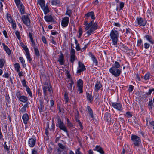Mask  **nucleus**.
<instances>
[{
	"mask_svg": "<svg viewBox=\"0 0 154 154\" xmlns=\"http://www.w3.org/2000/svg\"><path fill=\"white\" fill-rule=\"evenodd\" d=\"M44 99L46 100L47 102V103H48V102L49 101V99L48 98V94H44Z\"/></svg>",
	"mask_w": 154,
	"mask_h": 154,
	"instance_id": "3c124183",
	"label": "nucleus"
},
{
	"mask_svg": "<svg viewBox=\"0 0 154 154\" xmlns=\"http://www.w3.org/2000/svg\"><path fill=\"white\" fill-rule=\"evenodd\" d=\"M136 22L140 26H145L146 23V21L145 19L141 17H137L136 19Z\"/></svg>",
	"mask_w": 154,
	"mask_h": 154,
	"instance_id": "1a4fd4ad",
	"label": "nucleus"
},
{
	"mask_svg": "<svg viewBox=\"0 0 154 154\" xmlns=\"http://www.w3.org/2000/svg\"><path fill=\"white\" fill-rule=\"evenodd\" d=\"M28 106V104L26 103L23 106L21 109L20 111L22 113H25L26 112V108Z\"/></svg>",
	"mask_w": 154,
	"mask_h": 154,
	"instance_id": "b1692460",
	"label": "nucleus"
},
{
	"mask_svg": "<svg viewBox=\"0 0 154 154\" xmlns=\"http://www.w3.org/2000/svg\"><path fill=\"white\" fill-rule=\"evenodd\" d=\"M36 139L35 138L29 139L28 142L29 146L31 147H33L35 144Z\"/></svg>",
	"mask_w": 154,
	"mask_h": 154,
	"instance_id": "f8f14e48",
	"label": "nucleus"
},
{
	"mask_svg": "<svg viewBox=\"0 0 154 154\" xmlns=\"http://www.w3.org/2000/svg\"><path fill=\"white\" fill-rule=\"evenodd\" d=\"M95 150L97 151L101 154H104V153L102 148L100 146H97L95 147Z\"/></svg>",
	"mask_w": 154,
	"mask_h": 154,
	"instance_id": "412c9836",
	"label": "nucleus"
},
{
	"mask_svg": "<svg viewBox=\"0 0 154 154\" xmlns=\"http://www.w3.org/2000/svg\"><path fill=\"white\" fill-rule=\"evenodd\" d=\"M67 125L68 127H73V126L72 124L70 122L68 119H67Z\"/></svg>",
	"mask_w": 154,
	"mask_h": 154,
	"instance_id": "603ef678",
	"label": "nucleus"
},
{
	"mask_svg": "<svg viewBox=\"0 0 154 154\" xmlns=\"http://www.w3.org/2000/svg\"><path fill=\"white\" fill-rule=\"evenodd\" d=\"M77 91L79 94L82 93L83 92V87H77Z\"/></svg>",
	"mask_w": 154,
	"mask_h": 154,
	"instance_id": "c03bdc74",
	"label": "nucleus"
},
{
	"mask_svg": "<svg viewBox=\"0 0 154 154\" xmlns=\"http://www.w3.org/2000/svg\"><path fill=\"white\" fill-rule=\"evenodd\" d=\"M38 108L40 113L43 112V109H44V103L42 100L40 101V105L39 106Z\"/></svg>",
	"mask_w": 154,
	"mask_h": 154,
	"instance_id": "c85d7f7f",
	"label": "nucleus"
},
{
	"mask_svg": "<svg viewBox=\"0 0 154 154\" xmlns=\"http://www.w3.org/2000/svg\"><path fill=\"white\" fill-rule=\"evenodd\" d=\"M43 11L44 13L45 14L49 13L50 11L49 9L48 5H46L44 6V8H41Z\"/></svg>",
	"mask_w": 154,
	"mask_h": 154,
	"instance_id": "7c9ffc66",
	"label": "nucleus"
},
{
	"mask_svg": "<svg viewBox=\"0 0 154 154\" xmlns=\"http://www.w3.org/2000/svg\"><path fill=\"white\" fill-rule=\"evenodd\" d=\"M144 37L146 39L152 44H153L154 43V41L152 40L151 36L149 35H146Z\"/></svg>",
	"mask_w": 154,
	"mask_h": 154,
	"instance_id": "bb28decb",
	"label": "nucleus"
},
{
	"mask_svg": "<svg viewBox=\"0 0 154 154\" xmlns=\"http://www.w3.org/2000/svg\"><path fill=\"white\" fill-rule=\"evenodd\" d=\"M80 148H78L76 150L75 152L76 154H82L80 151Z\"/></svg>",
	"mask_w": 154,
	"mask_h": 154,
	"instance_id": "774afa93",
	"label": "nucleus"
},
{
	"mask_svg": "<svg viewBox=\"0 0 154 154\" xmlns=\"http://www.w3.org/2000/svg\"><path fill=\"white\" fill-rule=\"evenodd\" d=\"M58 61L61 65H63L64 64V55L63 54L61 53L58 59Z\"/></svg>",
	"mask_w": 154,
	"mask_h": 154,
	"instance_id": "2eb2a0df",
	"label": "nucleus"
},
{
	"mask_svg": "<svg viewBox=\"0 0 154 154\" xmlns=\"http://www.w3.org/2000/svg\"><path fill=\"white\" fill-rule=\"evenodd\" d=\"M74 82L73 81L72 79H71L69 81V84L67 85V87L70 90L71 92H72L73 85L74 84Z\"/></svg>",
	"mask_w": 154,
	"mask_h": 154,
	"instance_id": "4468645a",
	"label": "nucleus"
},
{
	"mask_svg": "<svg viewBox=\"0 0 154 154\" xmlns=\"http://www.w3.org/2000/svg\"><path fill=\"white\" fill-rule=\"evenodd\" d=\"M150 76V74L149 73H146L144 76V78L145 80H146L149 79Z\"/></svg>",
	"mask_w": 154,
	"mask_h": 154,
	"instance_id": "49530a36",
	"label": "nucleus"
},
{
	"mask_svg": "<svg viewBox=\"0 0 154 154\" xmlns=\"http://www.w3.org/2000/svg\"><path fill=\"white\" fill-rule=\"evenodd\" d=\"M120 67V65L119 63L117 61H115L114 65H112V67H115L116 68L119 69Z\"/></svg>",
	"mask_w": 154,
	"mask_h": 154,
	"instance_id": "c9c22d12",
	"label": "nucleus"
},
{
	"mask_svg": "<svg viewBox=\"0 0 154 154\" xmlns=\"http://www.w3.org/2000/svg\"><path fill=\"white\" fill-rule=\"evenodd\" d=\"M71 10L70 9H67V11L65 13L66 15H68L69 17L71 16Z\"/></svg>",
	"mask_w": 154,
	"mask_h": 154,
	"instance_id": "6e6d98bb",
	"label": "nucleus"
},
{
	"mask_svg": "<svg viewBox=\"0 0 154 154\" xmlns=\"http://www.w3.org/2000/svg\"><path fill=\"white\" fill-rule=\"evenodd\" d=\"M45 20L47 22H52L53 20V18L51 15L45 16L44 17Z\"/></svg>",
	"mask_w": 154,
	"mask_h": 154,
	"instance_id": "aec40b11",
	"label": "nucleus"
},
{
	"mask_svg": "<svg viewBox=\"0 0 154 154\" xmlns=\"http://www.w3.org/2000/svg\"><path fill=\"white\" fill-rule=\"evenodd\" d=\"M57 126L60 129L63 130L65 132H68V131L65 125L63 122L61 121L60 118H58L57 119Z\"/></svg>",
	"mask_w": 154,
	"mask_h": 154,
	"instance_id": "423d86ee",
	"label": "nucleus"
},
{
	"mask_svg": "<svg viewBox=\"0 0 154 154\" xmlns=\"http://www.w3.org/2000/svg\"><path fill=\"white\" fill-rule=\"evenodd\" d=\"M120 49L124 51L127 52L129 50L128 48L124 44H122L120 45Z\"/></svg>",
	"mask_w": 154,
	"mask_h": 154,
	"instance_id": "5701e85b",
	"label": "nucleus"
},
{
	"mask_svg": "<svg viewBox=\"0 0 154 154\" xmlns=\"http://www.w3.org/2000/svg\"><path fill=\"white\" fill-rule=\"evenodd\" d=\"M134 89V86L132 85H130L129 86V88L128 89V91L129 92H131Z\"/></svg>",
	"mask_w": 154,
	"mask_h": 154,
	"instance_id": "e2e57ef3",
	"label": "nucleus"
},
{
	"mask_svg": "<svg viewBox=\"0 0 154 154\" xmlns=\"http://www.w3.org/2000/svg\"><path fill=\"white\" fill-rule=\"evenodd\" d=\"M18 8H19V10L21 14H24V7L22 3H21Z\"/></svg>",
	"mask_w": 154,
	"mask_h": 154,
	"instance_id": "393cba45",
	"label": "nucleus"
},
{
	"mask_svg": "<svg viewBox=\"0 0 154 154\" xmlns=\"http://www.w3.org/2000/svg\"><path fill=\"white\" fill-rule=\"evenodd\" d=\"M142 42V41L141 39H140L138 40L137 42V45L138 46H140Z\"/></svg>",
	"mask_w": 154,
	"mask_h": 154,
	"instance_id": "338daca9",
	"label": "nucleus"
},
{
	"mask_svg": "<svg viewBox=\"0 0 154 154\" xmlns=\"http://www.w3.org/2000/svg\"><path fill=\"white\" fill-rule=\"evenodd\" d=\"M12 24V28L14 29H16V24L15 21H13L11 23Z\"/></svg>",
	"mask_w": 154,
	"mask_h": 154,
	"instance_id": "052dcab7",
	"label": "nucleus"
},
{
	"mask_svg": "<svg viewBox=\"0 0 154 154\" xmlns=\"http://www.w3.org/2000/svg\"><path fill=\"white\" fill-rule=\"evenodd\" d=\"M110 104L113 108L118 111H122L123 109L122 105L119 103L111 102Z\"/></svg>",
	"mask_w": 154,
	"mask_h": 154,
	"instance_id": "0eeeda50",
	"label": "nucleus"
},
{
	"mask_svg": "<svg viewBox=\"0 0 154 154\" xmlns=\"http://www.w3.org/2000/svg\"><path fill=\"white\" fill-rule=\"evenodd\" d=\"M85 17L88 19L89 17H91L93 20L95 19L94 14L93 11H91L86 14Z\"/></svg>",
	"mask_w": 154,
	"mask_h": 154,
	"instance_id": "ddd939ff",
	"label": "nucleus"
},
{
	"mask_svg": "<svg viewBox=\"0 0 154 154\" xmlns=\"http://www.w3.org/2000/svg\"><path fill=\"white\" fill-rule=\"evenodd\" d=\"M69 18L68 17H65L63 18L61 22V24L63 27H66L68 25Z\"/></svg>",
	"mask_w": 154,
	"mask_h": 154,
	"instance_id": "9d476101",
	"label": "nucleus"
},
{
	"mask_svg": "<svg viewBox=\"0 0 154 154\" xmlns=\"http://www.w3.org/2000/svg\"><path fill=\"white\" fill-rule=\"evenodd\" d=\"M131 33V29L129 28H126V32L125 35L126 36L127 35H129Z\"/></svg>",
	"mask_w": 154,
	"mask_h": 154,
	"instance_id": "a19ab883",
	"label": "nucleus"
},
{
	"mask_svg": "<svg viewBox=\"0 0 154 154\" xmlns=\"http://www.w3.org/2000/svg\"><path fill=\"white\" fill-rule=\"evenodd\" d=\"M70 55H75V49L72 47L71 48Z\"/></svg>",
	"mask_w": 154,
	"mask_h": 154,
	"instance_id": "5fc2aeb1",
	"label": "nucleus"
},
{
	"mask_svg": "<svg viewBox=\"0 0 154 154\" xmlns=\"http://www.w3.org/2000/svg\"><path fill=\"white\" fill-rule=\"evenodd\" d=\"M148 106L150 110H152V109L153 103L152 100L149 101Z\"/></svg>",
	"mask_w": 154,
	"mask_h": 154,
	"instance_id": "a18cd8bd",
	"label": "nucleus"
},
{
	"mask_svg": "<svg viewBox=\"0 0 154 154\" xmlns=\"http://www.w3.org/2000/svg\"><path fill=\"white\" fill-rule=\"evenodd\" d=\"M126 116L128 118L131 117L132 116V115L130 112H127L126 114Z\"/></svg>",
	"mask_w": 154,
	"mask_h": 154,
	"instance_id": "bf43d9fd",
	"label": "nucleus"
},
{
	"mask_svg": "<svg viewBox=\"0 0 154 154\" xmlns=\"http://www.w3.org/2000/svg\"><path fill=\"white\" fill-rule=\"evenodd\" d=\"M89 56L91 57L93 63H95L96 66H97L98 65V62L95 56L91 52L89 53Z\"/></svg>",
	"mask_w": 154,
	"mask_h": 154,
	"instance_id": "dca6fc26",
	"label": "nucleus"
},
{
	"mask_svg": "<svg viewBox=\"0 0 154 154\" xmlns=\"http://www.w3.org/2000/svg\"><path fill=\"white\" fill-rule=\"evenodd\" d=\"M19 100L20 101L23 103H26L28 100L27 97L24 95H22Z\"/></svg>",
	"mask_w": 154,
	"mask_h": 154,
	"instance_id": "cd10ccee",
	"label": "nucleus"
},
{
	"mask_svg": "<svg viewBox=\"0 0 154 154\" xmlns=\"http://www.w3.org/2000/svg\"><path fill=\"white\" fill-rule=\"evenodd\" d=\"M34 50L35 55L38 57H39L40 56V53L37 48L34 49Z\"/></svg>",
	"mask_w": 154,
	"mask_h": 154,
	"instance_id": "79ce46f5",
	"label": "nucleus"
},
{
	"mask_svg": "<svg viewBox=\"0 0 154 154\" xmlns=\"http://www.w3.org/2000/svg\"><path fill=\"white\" fill-rule=\"evenodd\" d=\"M76 59L75 55H70V61L73 64L75 60Z\"/></svg>",
	"mask_w": 154,
	"mask_h": 154,
	"instance_id": "58836bf2",
	"label": "nucleus"
},
{
	"mask_svg": "<svg viewBox=\"0 0 154 154\" xmlns=\"http://www.w3.org/2000/svg\"><path fill=\"white\" fill-rule=\"evenodd\" d=\"M26 57L27 59L30 62H31L32 61V59L31 57L29 52H28L26 53Z\"/></svg>",
	"mask_w": 154,
	"mask_h": 154,
	"instance_id": "37998d69",
	"label": "nucleus"
},
{
	"mask_svg": "<svg viewBox=\"0 0 154 154\" xmlns=\"http://www.w3.org/2000/svg\"><path fill=\"white\" fill-rule=\"evenodd\" d=\"M31 42H32L31 45H32V46L33 47L34 49L37 48V47L36 45H35V42H34L33 40L31 41Z\"/></svg>",
	"mask_w": 154,
	"mask_h": 154,
	"instance_id": "680f3d73",
	"label": "nucleus"
},
{
	"mask_svg": "<svg viewBox=\"0 0 154 154\" xmlns=\"http://www.w3.org/2000/svg\"><path fill=\"white\" fill-rule=\"evenodd\" d=\"M7 18L9 22L11 23L12 22L14 21L12 20V18L10 16H8Z\"/></svg>",
	"mask_w": 154,
	"mask_h": 154,
	"instance_id": "69168bd1",
	"label": "nucleus"
},
{
	"mask_svg": "<svg viewBox=\"0 0 154 154\" xmlns=\"http://www.w3.org/2000/svg\"><path fill=\"white\" fill-rule=\"evenodd\" d=\"M51 3L53 5H57L60 4V2L59 0H52Z\"/></svg>",
	"mask_w": 154,
	"mask_h": 154,
	"instance_id": "2f4dec72",
	"label": "nucleus"
},
{
	"mask_svg": "<svg viewBox=\"0 0 154 154\" xmlns=\"http://www.w3.org/2000/svg\"><path fill=\"white\" fill-rule=\"evenodd\" d=\"M5 62V60L3 59H0V68H2L3 67Z\"/></svg>",
	"mask_w": 154,
	"mask_h": 154,
	"instance_id": "ea45409f",
	"label": "nucleus"
},
{
	"mask_svg": "<svg viewBox=\"0 0 154 154\" xmlns=\"http://www.w3.org/2000/svg\"><path fill=\"white\" fill-rule=\"evenodd\" d=\"M131 138L134 145L137 147L139 146L141 142L140 138L137 135H132Z\"/></svg>",
	"mask_w": 154,
	"mask_h": 154,
	"instance_id": "20e7f679",
	"label": "nucleus"
},
{
	"mask_svg": "<svg viewBox=\"0 0 154 154\" xmlns=\"http://www.w3.org/2000/svg\"><path fill=\"white\" fill-rule=\"evenodd\" d=\"M22 119L24 123L25 124H27L29 119V116L27 114L25 113L22 116Z\"/></svg>",
	"mask_w": 154,
	"mask_h": 154,
	"instance_id": "a211bd4d",
	"label": "nucleus"
},
{
	"mask_svg": "<svg viewBox=\"0 0 154 154\" xmlns=\"http://www.w3.org/2000/svg\"><path fill=\"white\" fill-rule=\"evenodd\" d=\"M124 3L123 2H120L119 4L120 8L119 11L122 10L124 6Z\"/></svg>",
	"mask_w": 154,
	"mask_h": 154,
	"instance_id": "13d9d810",
	"label": "nucleus"
},
{
	"mask_svg": "<svg viewBox=\"0 0 154 154\" xmlns=\"http://www.w3.org/2000/svg\"><path fill=\"white\" fill-rule=\"evenodd\" d=\"M110 72L115 77L119 76L122 73L121 69L111 67L109 69Z\"/></svg>",
	"mask_w": 154,
	"mask_h": 154,
	"instance_id": "7ed1b4c3",
	"label": "nucleus"
},
{
	"mask_svg": "<svg viewBox=\"0 0 154 154\" xmlns=\"http://www.w3.org/2000/svg\"><path fill=\"white\" fill-rule=\"evenodd\" d=\"M83 81L82 80L80 79L78 80L77 82V87H83Z\"/></svg>",
	"mask_w": 154,
	"mask_h": 154,
	"instance_id": "473e14b6",
	"label": "nucleus"
},
{
	"mask_svg": "<svg viewBox=\"0 0 154 154\" xmlns=\"http://www.w3.org/2000/svg\"><path fill=\"white\" fill-rule=\"evenodd\" d=\"M119 36V33L117 31L113 30L111 31L110 34V36L112 40V43L113 45L116 47H117Z\"/></svg>",
	"mask_w": 154,
	"mask_h": 154,
	"instance_id": "f03ea898",
	"label": "nucleus"
},
{
	"mask_svg": "<svg viewBox=\"0 0 154 154\" xmlns=\"http://www.w3.org/2000/svg\"><path fill=\"white\" fill-rule=\"evenodd\" d=\"M3 45L4 50L8 55H10L11 54V51L10 49L5 44H3Z\"/></svg>",
	"mask_w": 154,
	"mask_h": 154,
	"instance_id": "a878e982",
	"label": "nucleus"
},
{
	"mask_svg": "<svg viewBox=\"0 0 154 154\" xmlns=\"http://www.w3.org/2000/svg\"><path fill=\"white\" fill-rule=\"evenodd\" d=\"M150 45L148 43H145L144 44V47L145 49H148L150 47Z\"/></svg>",
	"mask_w": 154,
	"mask_h": 154,
	"instance_id": "0e129e2a",
	"label": "nucleus"
},
{
	"mask_svg": "<svg viewBox=\"0 0 154 154\" xmlns=\"http://www.w3.org/2000/svg\"><path fill=\"white\" fill-rule=\"evenodd\" d=\"M86 69L85 66L83 63L80 61H79L78 62V66L77 68V73L81 74V72L85 70Z\"/></svg>",
	"mask_w": 154,
	"mask_h": 154,
	"instance_id": "6e6552de",
	"label": "nucleus"
},
{
	"mask_svg": "<svg viewBox=\"0 0 154 154\" xmlns=\"http://www.w3.org/2000/svg\"><path fill=\"white\" fill-rule=\"evenodd\" d=\"M102 87V85L100 81H97L95 86V90L98 91Z\"/></svg>",
	"mask_w": 154,
	"mask_h": 154,
	"instance_id": "6ab92c4d",
	"label": "nucleus"
},
{
	"mask_svg": "<svg viewBox=\"0 0 154 154\" xmlns=\"http://www.w3.org/2000/svg\"><path fill=\"white\" fill-rule=\"evenodd\" d=\"M22 83L23 86L24 87H25L26 88H27V87H29L27 85L26 81L25 80H23L22 81Z\"/></svg>",
	"mask_w": 154,
	"mask_h": 154,
	"instance_id": "4d7b16f0",
	"label": "nucleus"
},
{
	"mask_svg": "<svg viewBox=\"0 0 154 154\" xmlns=\"http://www.w3.org/2000/svg\"><path fill=\"white\" fill-rule=\"evenodd\" d=\"M86 95L87 100L90 103H91L93 100V97L92 96V94L87 92Z\"/></svg>",
	"mask_w": 154,
	"mask_h": 154,
	"instance_id": "f3484780",
	"label": "nucleus"
},
{
	"mask_svg": "<svg viewBox=\"0 0 154 154\" xmlns=\"http://www.w3.org/2000/svg\"><path fill=\"white\" fill-rule=\"evenodd\" d=\"M88 19H85L84 21V25L85 26V30H88L86 33L88 35H91L92 32L97 29L98 28V26L97 25V22H95L93 24V20L91 21L89 23H88Z\"/></svg>",
	"mask_w": 154,
	"mask_h": 154,
	"instance_id": "f257e3e1",
	"label": "nucleus"
},
{
	"mask_svg": "<svg viewBox=\"0 0 154 154\" xmlns=\"http://www.w3.org/2000/svg\"><path fill=\"white\" fill-rule=\"evenodd\" d=\"M15 34L17 36V38L20 40V33L17 31H16L15 32Z\"/></svg>",
	"mask_w": 154,
	"mask_h": 154,
	"instance_id": "de8ad7c7",
	"label": "nucleus"
},
{
	"mask_svg": "<svg viewBox=\"0 0 154 154\" xmlns=\"http://www.w3.org/2000/svg\"><path fill=\"white\" fill-rule=\"evenodd\" d=\"M16 96L17 98L19 99L22 95H21V94L20 91H17L16 93Z\"/></svg>",
	"mask_w": 154,
	"mask_h": 154,
	"instance_id": "09e8293b",
	"label": "nucleus"
},
{
	"mask_svg": "<svg viewBox=\"0 0 154 154\" xmlns=\"http://www.w3.org/2000/svg\"><path fill=\"white\" fill-rule=\"evenodd\" d=\"M64 99L66 103H67L69 101V98L68 96V94L66 92H65L64 94Z\"/></svg>",
	"mask_w": 154,
	"mask_h": 154,
	"instance_id": "f704fd0d",
	"label": "nucleus"
},
{
	"mask_svg": "<svg viewBox=\"0 0 154 154\" xmlns=\"http://www.w3.org/2000/svg\"><path fill=\"white\" fill-rule=\"evenodd\" d=\"M58 146L60 149H62L63 150H65L66 149L65 146L61 143H59L58 144Z\"/></svg>",
	"mask_w": 154,
	"mask_h": 154,
	"instance_id": "864d4df0",
	"label": "nucleus"
},
{
	"mask_svg": "<svg viewBox=\"0 0 154 154\" xmlns=\"http://www.w3.org/2000/svg\"><path fill=\"white\" fill-rule=\"evenodd\" d=\"M43 94H47L49 93L50 96H52V91L51 90V86L48 84L45 85L43 87Z\"/></svg>",
	"mask_w": 154,
	"mask_h": 154,
	"instance_id": "39448f33",
	"label": "nucleus"
},
{
	"mask_svg": "<svg viewBox=\"0 0 154 154\" xmlns=\"http://www.w3.org/2000/svg\"><path fill=\"white\" fill-rule=\"evenodd\" d=\"M37 2L40 5L41 8H44L45 6V1L44 0H38Z\"/></svg>",
	"mask_w": 154,
	"mask_h": 154,
	"instance_id": "c756f323",
	"label": "nucleus"
},
{
	"mask_svg": "<svg viewBox=\"0 0 154 154\" xmlns=\"http://www.w3.org/2000/svg\"><path fill=\"white\" fill-rule=\"evenodd\" d=\"M14 1L17 7H18L21 4L20 0H14Z\"/></svg>",
	"mask_w": 154,
	"mask_h": 154,
	"instance_id": "8fccbe9b",
	"label": "nucleus"
},
{
	"mask_svg": "<svg viewBox=\"0 0 154 154\" xmlns=\"http://www.w3.org/2000/svg\"><path fill=\"white\" fill-rule=\"evenodd\" d=\"M19 60L22 64L23 67L24 68L26 66V64L25 63V61L23 58L22 57H20L19 58Z\"/></svg>",
	"mask_w": 154,
	"mask_h": 154,
	"instance_id": "72a5a7b5",
	"label": "nucleus"
},
{
	"mask_svg": "<svg viewBox=\"0 0 154 154\" xmlns=\"http://www.w3.org/2000/svg\"><path fill=\"white\" fill-rule=\"evenodd\" d=\"M26 91L30 97L31 98L32 97L33 95L32 93L31 92L30 89L29 87H27L26 88Z\"/></svg>",
	"mask_w": 154,
	"mask_h": 154,
	"instance_id": "e433bc0d",
	"label": "nucleus"
},
{
	"mask_svg": "<svg viewBox=\"0 0 154 154\" xmlns=\"http://www.w3.org/2000/svg\"><path fill=\"white\" fill-rule=\"evenodd\" d=\"M23 23L26 26H29L30 24V20L27 15H24L22 17Z\"/></svg>",
	"mask_w": 154,
	"mask_h": 154,
	"instance_id": "9b49d317",
	"label": "nucleus"
},
{
	"mask_svg": "<svg viewBox=\"0 0 154 154\" xmlns=\"http://www.w3.org/2000/svg\"><path fill=\"white\" fill-rule=\"evenodd\" d=\"M14 66L15 68V70L17 72H19L20 67V64L18 63H16L14 64Z\"/></svg>",
	"mask_w": 154,
	"mask_h": 154,
	"instance_id": "4c0bfd02",
	"label": "nucleus"
},
{
	"mask_svg": "<svg viewBox=\"0 0 154 154\" xmlns=\"http://www.w3.org/2000/svg\"><path fill=\"white\" fill-rule=\"evenodd\" d=\"M88 112L90 116L92 118H93L94 116L92 110L89 106H87V107Z\"/></svg>",
	"mask_w": 154,
	"mask_h": 154,
	"instance_id": "4be33fe9",
	"label": "nucleus"
}]
</instances>
